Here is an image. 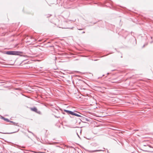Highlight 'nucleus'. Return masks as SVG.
<instances>
[{
    "instance_id": "obj_15",
    "label": "nucleus",
    "mask_w": 153,
    "mask_h": 153,
    "mask_svg": "<svg viewBox=\"0 0 153 153\" xmlns=\"http://www.w3.org/2000/svg\"><path fill=\"white\" fill-rule=\"evenodd\" d=\"M145 45H143V47H142V48H143L145 46Z\"/></svg>"
},
{
    "instance_id": "obj_2",
    "label": "nucleus",
    "mask_w": 153,
    "mask_h": 153,
    "mask_svg": "<svg viewBox=\"0 0 153 153\" xmlns=\"http://www.w3.org/2000/svg\"><path fill=\"white\" fill-rule=\"evenodd\" d=\"M141 150L144 151L148 152H153V148L152 147L150 146H148L145 149L143 150L141 149Z\"/></svg>"
},
{
    "instance_id": "obj_6",
    "label": "nucleus",
    "mask_w": 153,
    "mask_h": 153,
    "mask_svg": "<svg viewBox=\"0 0 153 153\" xmlns=\"http://www.w3.org/2000/svg\"><path fill=\"white\" fill-rule=\"evenodd\" d=\"M64 111L66 112L68 114H71V115L72 114L73 111L66 109H64Z\"/></svg>"
},
{
    "instance_id": "obj_26",
    "label": "nucleus",
    "mask_w": 153,
    "mask_h": 153,
    "mask_svg": "<svg viewBox=\"0 0 153 153\" xmlns=\"http://www.w3.org/2000/svg\"><path fill=\"white\" fill-rule=\"evenodd\" d=\"M53 46H50V47H52Z\"/></svg>"
},
{
    "instance_id": "obj_1",
    "label": "nucleus",
    "mask_w": 153,
    "mask_h": 153,
    "mask_svg": "<svg viewBox=\"0 0 153 153\" xmlns=\"http://www.w3.org/2000/svg\"><path fill=\"white\" fill-rule=\"evenodd\" d=\"M22 53V52L17 51H6L5 53L7 55H18L23 57H25L26 56L25 55H22L20 54Z\"/></svg>"
},
{
    "instance_id": "obj_13",
    "label": "nucleus",
    "mask_w": 153,
    "mask_h": 153,
    "mask_svg": "<svg viewBox=\"0 0 153 153\" xmlns=\"http://www.w3.org/2000/svg\"><path fill=\"white\" fill-rule=\"evenodd\" d=\"M36 113L39 114H41V112L40 111H38V110H37V112H36Z\"/></svg>"
},
{
    "instance_id": "obj_25",
    "label": "nucleus",
    "mask_w": 153,
    "mask_h": 153,
    "mask_svg": "<svg viewBox=\"0 0 153 153\" xmlns=\"http://www.w3.org/2000/svg\"><path fill=\"white\" fill-rule=\"evenodd\" d=\"M60 110H62V109H60Z\"/></svg>"
},
{
    "instance_id": "obj_10",
    "label": "nucleus",
    "mask_w": 153,
    "mask_h": 153,
    "mask_svg": "<svg viewBox=\"0 0 153 153\" xmlns=\"http://www.w3.org/2000/svg\"><path fill=\"white\" fill-rule=\"evenodd\" d=\"M10 122L11 123H13L15 125L17 126V125L18 124V123H16L14 122L13 121H11L10 120V121L8 122Z\"/></svg>"
},
{
    "instance_id": "obj_24",
    "label": "nucleus",
    "mask_w": 153,
    "mask_h": 153,
    "mask_svg": "<svg viewBox=\"0 0 153 153\" xmlns=\"http://www.w3.org/2000/svg\"><path fill=\"white\" fill-rule=\"evenodd\" d=\"M104 76V75L103 74V75H102V76Z\"/></svg>"
},
{
    "instance_id": "obj_23",
    "label": "nucleus",
    "mask_w": 153,
    "mask_h": 153,
    "mask_svg": "<svg viewBox=\"0 0 153 153\" xmlns=\"http://www.w3.org/2000/svg\"><path fill=\"white\" fill-rule=\"evenodd\" d=\"M28 137L29 138H30V137H29V136H28Z\"/></svg>"
},
{
    "instance_id": "obj_27",
    "label": "nucleus",
    "mask_w": 153,
    "mask_h": 153,
    "mask_svg": "<svg viewBox=\"0 0 153 153\" xmlns=\"http://www.w3.org/2000/svg\"><path fill=\"white\" fill-rule=\"evenodd\" d=\"M143 146H146V145H143Z\"/></svg>"
},
{
    "instance_id": "obj_9",
    "label": "nucleus",
    "mask_w": 153,
    "mask_h": 153,
    "mask_svg": "<svg viewBox=\"0 0 153 153\" xmlns=\"http://www.w3.org/2000/svg\"><path fill=\"white\" fill-rule=\"evenodd\" d=\"M19 129L16 131H14V132H10V133H2V132H0V133H3V134H13V133H16V132H17L19 131Z\"/></svg>"
},
{
    "instance_id": "obj_18",
    "label": "nucleus",
    "mask_w": 153,
    "mask_h": 153,
    "mask_svg": "<svg viewBox=\"0 0 153 153\" xmlns=\"http://www.w3.org/2000/svg\"><path fill=\"white\" fill-rule=\"evenodd\" d=\"M135 43H136V39H135Z\"/></svg>"
},
{
    "instance_id": "obj_17",
    "label": "nucleus",
    "mask_w": 153,
    "mask_h": 153,
    "mask_svg": "<svg viewBox=\"0 0 153 153\" xmlns=\"http://www.w3.org/2000/svg\"><path fill=\"white\" fill-rule=\"evenodd\" d=\"M85 33V31H83V32H82V33Z\"/></svg>"
},
{
    "instance_id": "obj_30",
    "label": "nucleus",
    "mask_w": 153,
    "mask_h": 153,
    "mask_svg": "<svg viewBox=\"0 0 153 153\" xmlns=\"http://www.w3.org/2000/svg\"><path fill=\"white\" fill-rule=\"evenodd\" d=\"M2 62H0V63H2Z\"/></svg>"
},
{
    "instance_id": "obj_19",
    "label": "nucleus",
    "mask_w": 153,
    "mask_h": 153,
    "mask_svg": "<svg viewBox=\"0 0 153 153\" xmlns=\"http://www.w3.org/2000/svg\"><path fill=\"white\" fill-rule=\"evenodd\" d=\"M114 71V70H111V71Z\"/></svg>"
},
{
    "instance_id": "obj_3",
    "label": "nucleus",
    "mask_w": 153,
    "mask_h": 153,
    "mask_svg": "<svg viewBox=\"0 0 153 153\" xmlns=\"http://www.w3.org/2000/svg\"><path fill=\"white\" fill-rule=\"evenodd\" d=\"M79 120L83 123H86V121L89 122L90 121L91 118H87L82 117L79 118Z\"/></svg>"
},
{
    "instance_id": "obj_28",
    "label": "nucleus",
    "mask_w": 153,
    "mask_h": 153,
    "mask_svg": "<svg viewBox=\"0 0 153 153\" xmlns=\"http://www.w3.org/2000/svg\"><path fill=\"white\" fill-rule=\"evenodd\" d=\"M152 37H151V38L152 39Z\"/></svg>"
},
{
    "instance_id": "obj_5",
    "label": "nucleus",
    "mask_w": 153,
    "mask_h": 153,
    "mask_svg": "<svg viewBox=\"0 0 153 153\" xmlns=\"http://www.w3.org/2000/svg\"><path fill=\"white\" fill-rule=\"evenodd\" d=\"M105 149L104 148H103V149L101 150H88V151L90 153H93L95 152H100V151H104Z\"/></svg>"
},
{
    "instance_id": "obj_21",
    "label": "nucleus",
    "mask_w": 153,
    "mask_h": 153,
    "mask_svg": "<svg viewBox=\"0 0 153 153\" xmlns=\"http://www.w3.org/2000/svg\"><path fill=\"white\" fill-rule=\"evenodd\" d=\"M96 23V22L94 23V24H95Z\"/></svg>"
},
{
    "instance_id": "obj_20",
    "label": "nucleus",
    "mask_w": 153,
    "mask_h": 153,
    "mask_svg": "<svg viewBox=\"0 0 153 153\" xmlns=\"http://www.w3.org/2000/svg\"><path fill=\"white\" fill-rule=\"evenodd\" d=\"M0 59H1V58H0ZM2 59V60H4V61H5L4 60V59Z\"/></svg>"
},
{
    "instance_id": "obj_14",
    "label": "nucleus",
    "mask_w": 153,
    "mask_h": 153,
    "mask_svg": "<svg viewBox=\"0 0 153 153\" xmlns=\"http://www.w3.org/2000/svg\"><path fill=\"white\" fill-rule=\"evenodd\" d=\"M84 28H78V29L79 30H84Z\"/></svg>"
},
{
    "instance_id": "obj_7",
    "label": "nucleus",
    "mask_w": 153,
    "mask_h": 153,
    "mask_svg": "<svg viewBox=\"0 0 153 153\" xmlns=\"http://www.w3.org/2000/svg\"><path fill=\"white\" fill-rule=\"evenodd\" d=\"M31 110L35 112H37V109L36 107H34L31 108Z\"/></svg>"
},
{
    "instance_id": "obj_22",
    "label": "nucleus",
    "mask_w": 153,
    "mask_h": 153,
    "mask_svg": "<svg viewBox=\"0 0 153 153\" xmlns=\"http://www.w3.org/2000/svg\"><path fill=\"white\" fill-rule=\"evenodd\" d=\"M50 43V42H48V43Z\"/></svg>"
},
{
    "instance_id": "obj_12",
    "label": "nucleus",
    "mask_w": 153,
    "mask_h": 153,
    "mask_svg": "<svg viewBox=\"0 0 153 153\" xmlns=\"http://www.w3.org/2000/svg\"><path fill=\"white\" fill-rule=\"evenodd\" d=\"M28 131L29 132V133H31V134H32L35 137H36V135L33 133L32 132L30 131H29V130H28Z\"/></svg>"
},
{
    "instance_id": "obj_8",
    "label": "nucleus",
    "mask_w": 153,
    "mask_h": 153,
    "mask_svg": "<svg viewBox=\"0 0 153 153\" xmlns=\"http://www.w3.org/2000/svg\"><path fill=\"white\" fill-rule=\"evenodd\" d=\"M1 119L4 120V121H5L7 122H8L10 121V120L8 119L5 118L4 117L1 116Z\"/></svg>"
},
{
    "instance_id": "obj_4",
    "label": "nucleus",
    "mask_w": 153,
    "mask_h": 153,
    "mask_svg": "<svg viewBox=\"0 0 153 153\" xmlns=\"http://www.w3.org/2000/svg\"><path fill=\"white\" fill-rule=\"evenodd\" d=\"M75 112H77V113H79V114H81L78 111H73L72 115H74V116H76L77 117H80V118H81V117H82V116H81L79 114L75 113Z\"/></svg>"
},
{
    "instance_id": "obj_16",
    "label": "nucleus",
    "mask_w": 153,
    "mask_h": 153,
    "mask_svg": "<svg viewBox=\"0 0 153 153\" xmlns=\"http://www.w3.org/2000/svg\"><path fill=\"white\" fill-rule=\"evenodd\" d=\"M110 73H107V75H108L109 74H110Z\"/></svg>"
},
{
    "instance_id": "obj_29",
    "label": "nucleus",
    "mask_w": 153,
    "mask_h": 153,
    "mask_svg": "<svg viewBox=\"0 0 153 153\" xmlns=\"http://www.w3.org/2000/svg\"><path fill=\"white\" fill-rule=\"evenodd\" d=\"M78 137H79V135H78Z\"/></svg>"
},
{
    "instance_id": "obj_11",
    "label": "nucleus",
    "mask_w": 153,
    "mask_h": 153,
    "mask_svg": "<svg viewBox=\"0 0 153 153\" xmlns=\"http://www.w3.org/2000/svg\"><path fill=\"white\" fill-rule=\"evenodd\" d=\"M92 146H96L98 145L97 144L95 143H93L91 144Z\"/></svg>"
}]
</instances>
